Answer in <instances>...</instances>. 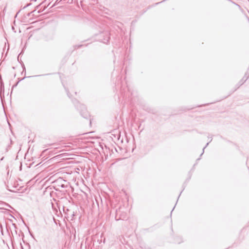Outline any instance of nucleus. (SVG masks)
I'll use <instances>...</instances> for the list:
<instances>
[{
  "label": "nucleus",
  "instance_id": "f257e3e1",
  "mask_svg": "<svg viewBox=\"0 0 249 249\" xmlns=\"http://www.w3.org/2000/svg\"><path fill=\"white\" fill-rule=\"evenodd\" d=\"M73 206H71L69 208L63 207V211L66 215L67 218L70 219L71 220L74 219L75 216V213L73 211Z\"/></svg>",
  "mask_w": 249,
  "mask_h": 249
},
{
  "label": "nucleus",
  "instance_id": "f03ea898",
  "mask_svg": "<svg viewBox=\"0 0 249 249\" xmlns=\"http://www.w3.org/2000/svg\"><path fill=\"white\" fill-rule=\"evenodd\" d=\"M115 211V218L116 221H118L119 220H125L127 218V217L126 213L122 211V209L121 208H119L118 209H116Z\"/></svg>",
  "mask_w": 249,
  "mask_h": 249
},
{
  "label": "nucleus",
  "instance_id": "7ed1b4c3",
  "mask_svg": "<svg viewBox=\"0 0 249 249\" xmlns=\"http://www.w3.org/2000/svg\"><path fill=\"white\" fill-rule=\"evenodd\" d=\"M53 183L56 187H60L62 188H65L68 186L67 181L61 178L56 179Z\"/></svg>",
  "mask_w": 249,
  "mask_h": 249
},
{
  "label": "nucleus",
  "instance_id": "20e7f679",
  "mask_svg": "<svg viewBox=\"0 0 249 249\" xmlns=\"http://www.w3.org/2000/svg\"><path fill=\"white\" fill-rule=\"evenodd\" d=\"M101 37H103L102 38H99V40L104 43L107 44L109 42V40L110 39L109 35L108 32H105L103 33H102L100 34Z\"/></svg>",
  "mask_w": 249,
  "mask_h": 249
},
{
  "label": "nucleus",
  "instance_id": "39448f33",
  "mask_svg": "<svg viewBox=\"0 0 249 249\" xmlns=\"http://www.w3.org/2000/svg\"><path fill=\"white\" fill-rule=\"evenodd\" d=\"M82 110L80 111V113L82 116L84 118L88 119L89 116L88 111L87 110L86 107L84 105H81Z\"/></svg>",
  "mask_w": 249,
  "mask_h": 249
},
{
  "label": "nucleus",
  "instance_id": "423d86ee",
  "mask_svg": "<svg viewBox=\"0 0 249 249\" xmlns=\"http://www.w3.org/2000/svg\"><path fill=\"white\" fill-rule=\"evenodd\" d=\"M249 77V68L247 70V71L245 73L244 77L241 79V80L239 82V85L238 86L237 88H238L239 87V86L243 85L244 83V82H245L248 79Z\"/></svg>",
  "mask_w": 249,
  "mask_h": 249
},
{
  "label": "nucleus",
  "instance_id": "0eeeda50",
  "mask_svg": "<svg viewBox=\"0 0 249 249\" xmlns=\"http://www.w3.org/2000/svg\"><path fill=\"white\" fill-rule=\"evenodd\" d=\"M2 92H4V83L3 82H1L0 84V96H1Z\"/></svg>",
  "mask_w": 249,
  "mask_h": 249
},
{
  "label": "nucleus",
  "instance_id": "6e6552de",
  "mask_svg": "<svg viewBox=\"0 0 249 249\" xmlns=\"http://www.w3.org/2000/svg\"><path fill=\"white\" fill-rule=\"evenodd\" d=\"M208 138H209V139H210V142H207V144H206V145H205V146L203 148V152H202V153L201 154L200 156H201L203 155V154L204 153L205 148H206V147L209 145V143H210V142L212 141V137H209V136H208Z\"/></svg>",
  "mask_w": 249,
  "mask_h": 249
},
{
  "label": "nucleus",
  "instance_id": "1a4fd4ad",
  "mask_svg": "<svg viewBox=\"0 0 249 249\" xmlns=\"http://www.w3.org/2000/svg\"><path fill=\"white\" fill-rule=\"evenodd\" d=\"M25 78V77H23V78L19 79L15 84H14L12 87V89L16 87L17 85H18V83L21 81L22 80L24 79Z\"/></svg>",
  "mask_w": 249,
  "mask_h": 249
},
{
  "label": "nucleus",
  "instance_id": "9d476101",
  "mask_svg": "<svg viewBox=\"0 0 249 249\" xmlns=\"http://www.w3.org/2000/svg\"><path fill=\"white\" fill-rule=\"evenodd\" d=\"M82 46H83V45H75V46H74V49H77V48H80V47H82Z\"/></svg>",
  "mask_w": 249,
  "mask_h": 249
},
{
  "label": "nucleus",
  "instance_id": "9b49d317",
  "mask_svg": "<svg viewBox=\"0 0 249 249\" xmlns=\"http://www.w3.org/2000/svg\"><path fill=\"white\" fill-rule=\"evenodd\" d=\"M165 0H162V1H160V2L156 3L155 4V5H158V4H159V3H161V2H163V1H165Z\"/></svg>",
  "mask_w": 249,
  "mask_h": 249
},
{
  "label": "nucleus",
  "instance_id": "f8f14e48",
  "mask_svg": "<svg viewBox=\"0 0 249 249\" xmlns=\"http://www.w3.org/2000/svg\"><path fill=\"white\" fill-rule=\"evenodd\" d=\"M66 91H67V95H68V96L69 97H70V93H69V91H68V90H67V89H66Z\"/></svg>",
  "mask_w": 249,
  "mask_h": 249
},
{
  "label": "nucleus",
  "instance_id": "ddd939ff",
  "mask_svg": "<svg viewBox=\"0 0 249 249\" xmlns=\"http://www.w3.org/2000/svg\"><path fill=\"white\" fill-rule=\"evenodd\" d=\"M1 82H3L2 80L1 76L0 75V84L1 83Z\"/></svg>",
  "mask_w": 249,
  "mask_h": 249
},
{
  "label": "nucleus",
  "instance_id": "4468645a",
  "mask_svg": "<svg viewBox=\"0 0 249 249\" xmlns=\"http://www.w3.org/2000/svg\"><path fill=\"white\" fill-rule=\"evenodd\" d=\"M31 13H32V12L28 13V17L30 16V15L31 14Z\"/></svg>",
  "mask_w": 249,
  "mask_h": 249
},
{
  "label": "nucleus",
  "instance_id": "2eb2a0df",
  "mask_svg": "<svg viewBox=\"0 0 249 249\" xmlns=\"http://www.w3.org/2000/svg\"><path fill=\"white\" fill-rule=\"evenodd\" d=\"M3 159H4V157L1 158L0 159V161H2L3 160Z\"/></svg>",
  "mask_w": 249,
  "mask_h": 249
},
{
  "label": "nucleus",
  "instance_id": "dca6fc26",
  "mask_svg": "<svg viewBox=\"0 0 249 249\" xmlns=\"http://www.w3.org/2000/svg\"><path fill=\"white\" fill-rule=\"evenodd\" d=\"M175 208V207L173 208V209L172 210L171 213L173 211L174 209Z\"/></svg>",
  "mask_w": 249,
  "mask_h": 249
},
{
  "label": "nucleus",
  "instance_id": "f3484780",
  "mask_svg": "<svg viewBox=\"0 0 249 249\" xmlns=\"http://www.w3.org/2000/svg\"><path fill=\"white\" fill-rule=\"evenodd\" d=\"M21 53H20L19 54L18 56V58L19 57V55H20Z\"/></svg>",
  "mask_w": 249,
  "mask_h": 249
},
{
  "label": "nucleus",
  "instance_id": "a211bd4d",
  "mask_svg": "<svg viewBox=\"0 0 249 249\" xmlns=\"http://www.w3.org/2000/svg\"><path fill=\"white\" fill-rule=\"evenodd\" d=\"M200 159V158H198V159H197V160H199Z\"/></svg>",
  "mask_w": 249,
  "mask_h": 249
},
{
  "label": "nucleus",
  "instance_id": "6ab92c4d",
  "mask_svg": "<svg viewBox=\"0 0 249 249\" xmlns=\"http://www.w3.org/2000/svg\"><path fill=\"white\" fill-rule=\"evenodd\" d=\"M75 102L79 104V103L76 100H75Z\"/></svg>",
  "mask_w": 249,
  "mask_h": 249
},
{
  "label": "nucleus",
  "instance_id": "aec40b11",
  "mask_svg": "<svg viewBox=\"0 0 249 249\" xmlns=\"http://www.w3.org/2000/svg\"><path fill=\"white\" fill-rule=\"evenodd\" d=\"M89 123H90V124H91V120H90Z\"/></svg>",
  "mask_w": 249,
  "mask_h": 249
},
{
  "label": "nucleus",
  "instance_id": "412c9836",
  "mask_svg": "<svg viewBox=\"0 0 249 249\" xmlns=\"http://www.w3.org/2000/svg\"><path fill=\"white\" fill-rule=\"evenodd\" d=\"M180 195H181V193H180V194H179V196H178V198L179 197V196H180Z\"/></svg>",
  "mask_w": 249,
  "mask_h": 249
}]
</instances>
